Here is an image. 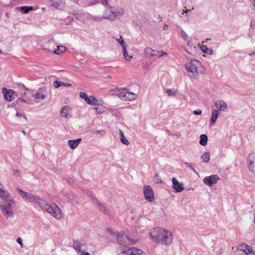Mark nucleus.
<instances>
[{"label": "nucleus", "mask_w": 255, "mask_h": 255, "mask_svg": "<svg viewBox=\"0 0 255 255\" xmlns=\"http://www.w3.org/2000/svg\"><path fill=\"white\" fill-rule=\"evenodd\" d=\"M255 159V157L254 154H251L249 155L248 169L252 173L254 172V171H255L254 166V160Z\"/></svg>", "instance_id": "4be33fe9"}, {"label": "nucleus", "mask_w": 255, "mask_h": 255, "mask_svg": "<svg viewBox=\"0 0 255 255\" xmlns=\"http://www.w3.org/2000/svg\"><path fill=\"white\" fill-rule=\"evenodd\" d=\"M157 51L154 50L151 47H146L144 50V54L146 56L153 57L157 55Z\"/></svg>", "instance_id": "412c9836"}, {"label": "nucleus", "mask_w": 255, "mask_h": 255, "mask_svg": "<svg viewBox=\"0 0 255 255\" xmlns=\"http://www.w3.org/2000/svg\"><path fill=\"white\" fill-rule=\"evenodd\" d=\"M16 116L17 117L23 116V117H24L25 119H26V116H25L24 114L21 113H19V112H17V113H16Z\"/></svg>", "instance_id": "c03bdc74"}, {"label": "nucleus", "mask_w": 255, "mask_h": 255, "mask_svg": "<svg viewBox=\"0 0 255 255\" xmlns=\"http://www.w3.org/2000/svg\"><path fill=\"white\" fill-rule=\"evenodd\" d=\"M0 198L3 200L0 202V210L2 214L6 219L13 218L14 213L11 208L15 201L11 198L10 194L4 189H0Z\"/></svg>", "instance_id": "f03ea898"}, {"label": "nucleus", "mask_w": 255, "mask_h": 255, "mask_svg": "<svg viewBox=\"0 0 255 255\" xmlns=\"http://www.w3.org/2000/svg\"><path fill=\"white\" fill-rule=\"evenodd\" d=\"M161 180L158 178L157 179V183H161Z\"/></svg>", "instance_id": "864d4df0"}, {"label": "nucleus", "mask_w": 255, "mask_h": 255, "mask_svg": "<svg viewBox=\"0 0 255 255\" xmlns=\"http://www.w3.org/2000/svg\"><path fill=\"white\" fill-rule=\"evenodd\" d=\"M201 49L202 50V51L204 52V53H207V52L206 51L207 50H208V48L207 47L206 45H202L201 47Z\"/></svg>", "instance_id": "a19ab883"}, {"label": "nucleus", "mask_w": 255, "mask_h": 255, "mask_svg": "<svg viewBox=\"0 0 255 255\" xmlns=\"http://www.w3.org/2000/svg\"><path fill=\"white\" fill-rule=\"evenodd\" d=\"M208 136L206 134H202L200 136L199 143L203 146H205L207 144Z\"/></svg>", "instance_id": "393cba45"}, {"label": "nucleus", "mask_w": 255, "mask_h": 255, "mask_svg": "<svg viewBox=\"0 0 255 255\" xmlns=\"http://www.w3.org/2000/svg\"><path fill=\"white\" fill-rule=\"evenodd\" d=\"M107 231L111 234H114L116 236L118 242L120 245L126 244L131 245L136 243L134 240L129 239V237L125 235L124 234L117 232L114 233L111 229L107 230Z\"/></svg>", "instance_id": "423d86ee"}, {"label": "nucleus", "mask_w": 255, "mask_h": 255, "mask_svg": "<svg viewBox=\"0 0 255 255\" xmlns=\"http://www.w3.org/2000/svg\"><path fill=\"white\" fill-rule=\"evenodd\" d=\"M118 97L123 100H133L136 99V96L132 92H121L118 94Z\"/></svg>", "instance_id": "f8f14e48"}, {"label": "nucleus", "mask_w": 255, "mask_h": 255, "mask_svg": "<svg viewBox=\"0 0 255 255\" xmlns=\"http://www.w3.org/2000/svg\"><path fill=\"white\" fill-rule=\"evenodd\" d=\"M253 251L254 250L252 249V248L250 246H248L244 252L246 253V255H249V254L253 252Z\"/></svg>", "instance_id": "c9c22d12"}, {"label": "nucleus", "mask_w": 255, "mask_h": 255, "mask_svg": "<svg viewBox=\"0 0 255 255\" xmlns=\"http://www.w3.org/2000/svg\"><path fill=\"white\" fill-rule=\"evenodd\" d=\"M202 160L205 162H208L210 159V153L206 152L201 156Z\"/></svg>", "instance_id": "cd10ccee"}, {"label": "nucleus", "mask_w": 255, "mask_h": 255, "mask_svg": "<svg viewBox=\"0 0 255 255\" xmlns=\"http://www.w3.org/2000/svg\"><path fill=\"white\" fill-rule=\"evenodd\" d=\"M118 253L120 255H145L142 250L134 247L130 248L127 250L120 248L118 249Z\"/></svg>", "instance_id": "0eeeda50"}, {"label": "nucleus", "mask_w": 255, "mask_h": 255, "mask_svg": "<svg viewBox=\"0 0 255 255\" xmlns=\"http://www.w3.org/2000/svg\"><path fill=\"white\" fill-rule=\"evenodd\" d=\"M199 64L200 62L197 60H191L190 63L186 65V68L187 71L191 72L193 75H197L198 71L197 67Z\"/></svg>", "instance_id": "6e6552de"}, {"label": "nucleus", "mask_w": 255, "mask_h": 255, "mask_svg": "<svg viewBox=\"0 0 255 255\" xmlns=\"http://www.w3.org/2000/svg\"><path fill=\"white\" fill-rule=\"evenodd\" d=\"M71 108L68 106H65L61 110L60 115L61 117L64 119H69L71 117Z\"/></svg>", "instance_id": "ddd939ff"}, {"label": "nucleus", "mask_w": 255, "mask_h": 255, "mask_svg": "<svg viewBox=\"0 0 255 255\" xmlns=\"http://www.w3.org/2000/svg\"><path fill=\"white\" fill-rule=\"evenodd\" d=\"M79 253H81V255H90V254L88 252H85L83 251H81V252H80Z\"/></svg>", "instance_id": "de8ad7c7"}, {"label": "nucleus", "mask_w": 255, "mask_h": 255, "mask_svg": "<svg viewBox=\"0 0 255 255\" xmlns=\"http://www.w3.org/2000/svg\"><path fill=\"white\" fill-rule=\"evenodd\" d=\"M20 10L22 11L24 13H28L30 10L33 9V7L32 6H23L20 7Z\"/></svg>", "instance_id": "7c9ffc66"}, {"label": "nucleus", "mask_w": 255, "mask_h": 255, "mask_svg": "<svg viewBox=\"0 0 255 255\" xmlns=\"http://www.w3.org/2000/svg\"><path fill=\"white\" fill-rule=\"evenodd\" d=\"M5 100L8 102H11L17 96L16 94L12 90L7 89L3 88L2 89Z\"/></svg>", "instance_id": "1a4fd4ad"}, {"label": "nucleus", "mask_w": 255, "mask_h": 255, "mask_svg": "<svg viewBox=\"0 0 255 255\" xmlns=\"http://www.w3.org/2000/svg\"><path fill=\"white\" fill-rule=\"evenodd\" d=\"M202 111L201 110L198 109L197 110H195L193 112V113L195 115H200L202 114Z\"/></svg>", "instance_id": "ea45409f"}, {"label": "nucleus", "mask_w": 255, "mask_h": 255, "mask_svg": "<svg viewBox=\"0 0 255 255\" xmlns=\"http://www.w3.org/2000/svg\"><path fill=\"white\" fill-rule=\"evenodd\" d=\"M167 55V53L163 52V51H161V55L159 56L160 57L163 56V55Z\"/></svg>", "instance_id": "09e8293b"}, {"label": "nucleus", "mask_w": 255, "mask_h": 255, "mask_svg": "<svg viewBox=\"0 0 255 255\" xmlns=\"http://www.w3.org/2000/svg\"><path fill=\"white\" fill-rule=\"evenodd\" d=\"M17 191L19 193L21 198H22L25 201L29 202L31 203H36L40 207H42L43 204L44 200L40 198L39 196L23 191L19 187L16 188Z\"/></svg>", "instance_id": "20e7f679"}, {"label": "nucleus", "mask_w": 255, "mask_h": 255, "mask_svg": "<svg viewBox=\"0 0 255 255\" xmlns=\"http://www.w3.org/2000/svg\"><path fill=\"white\" fill-rule=\"evenodd\" d=\"M16 242L20 245L21 248H23L22 241L21 238L18 237L16 239Z\"/></svg>", "instance_id": "58836bf2"}, {"label": "nucleus", "mask_w": 255, "mask_h": 255, "mask_svg": "<svg viewBox=\"0 0 255 255\" xmlns=\"http://www.w3.org/2000/svg\"><path fill=\"white\" fill-rule=\"evenodd\" d=\"M1 53V50H0V53Z\"/></svg>", "instance_id": "bf43d9fd"}, {"label": "nucleus", "mask_w": 255, "mask_h": 255, "mask_svg": "<svg viewBox=\"0 0 255 255\" xmlns=\"http://www.w3.org/2000/svg\"><path fill=\"white\" fill-rule=\"evenodd\" d=\"M112 78V77L111 76H108L107 77H105V78H110V79H111V78Z\"/></svg>", "instance_id": "6e6d98bb"}, {"label": "nucleus", "mask_w": 255, "mask_h": 255, "mask_svg": "<svg viewBox=\"0 0 255 255\" xmlns=\"http://www.w3.org/2000/svg\"><path fill=\"white\" fill-rule=\"evenodd\" d=\"M13 174L16 176H18L20 175V173L17 170H14L13 171Z\"/></svg>", "instance_id": "a18cd8bd"}, {"label": "nucleus", "mask_w": 255, "mask_h": 255, "mask_svg": "<svg viewBox=\"0 0 255 255\" xmlns=\"http://www.w3.org/2000/svg\"><path fill=\"white\" fill-rule=\"evenodd\" d=\"M191 11V10H190H190H188V9H187L186 11H183V12L182 13V14H184V13H187L188 12H189V11Z\"/></svg>", "instance_id": "3c124183"}, {"label": "nucleus", "mask_w": 255, "mask_h": 255, "mask_svg": "<svg viewBox=\"0 0 255 255\" xmlns=\"http://www.w3.org/2000/svg\"><path fill=\"white\" fill-rule=\"evenodd\" d=\"M181 35H182V37L183 39H184L185 40L187 39L188 36L186 34V33H185V32L184 31H183V30H181Z\"/></svg>", "instance_id": "4c0bfd02"}, {"label": "nucleus", "mask_w": 255, "mask_h": 255, "mask_svg": "<svg viewBox=\"0 0 255 255\" xmlns=\"http://www.w3.org/2000/svg\"><path fill=\"white\" fill-rule=\"evenodd\" d=\"M172 182L173 184V188L176 192H181L184 189L183 184L181 182H178L176 178L173 177L172 179Z\"/></svg>", "instance_id": "2eb2a0df"}, {"label": "nucleus", "mask_w": 255, "mask_h": 255, "mask_svg": "<svg viewBox=\"0 0 255 255\" xmlns=\"http://www.w3.org/2000/svg\"><path fill=\"white\" fill-rule=\"evenodd\" d=\"M248 246V245L247 244L242 243L238 246V249L244 252L247 249Z\"/></svg>", "instance_id": "f704fd0d"}, {"label": "nucleus", "mask_w": 255, "mask_h": 255, "mask_svg": "<svg viewBox=\"0 0 255 255\" xmlns=\"http://www.w3.org/2000/svg\"><path fill=\"white\" fill-rule=\"evenodd\" d=\"M73 247L77 252L79 253L81 252L82 250L86 249L87 245L86 243L84 242L75 240L73 242Z\"/></svg>", "instance_id": "4468645a"}, {"label": "nucleus", "mask_w": 255, "mask_h": 255, "mask_svg": "<svg viewBox=\"0 0 255 255\" xmlns=\"http://www.w3.org/2000/svg\"><path fill=\"white\" fill-rule=\"evenodd\" d=\"M96 133H99L103 136L104 134V131L103 130H99L96 131Z\"/></svg>", "instance_id": "49530a36"}, {"label": "nucleus", "mask_w": 255, "mask_h": 255, "mask_svg": "<svg viewBox=\"0 0 255 255\" xmlns=\"http://www.w3.org/2000/svg\"><path fill=\"white\" fill-rule=\"evenodd\" d=\"M166 93L169 96H175L177 94V91L175 90H172L170 89H167L166 90Z\"/></svg>", "instance_id": "72a5a7b5"}, {"label": "nucleus", "mask_w": 255, "mask_h": 255, "mask_svg": "<svg viewBox=\"0 0 255 255\" xmlns=\"http://www.w3.org/2000/svg\"><path fill=\"white\" fill-rule=\"evenodd\" d=\"M144 194L146 200L149 202L153 201L154 193L150 186L146 185L144 187Z\"/></svg>", "instance_id": "9b49d317"}, {"label": "nucleus", "mask_w": 255, "mask_h": 255, "mask_svg": "<svg viewBox=\"0 0 255 255\" xmlns=\"http://www.w3.org/2000/svg\"><path fill=\"white\" fill-rule=\"evenodd\" d=\"M119 90H119V88H115V89L114 91H119Z\"/></svg>", "instance_id": "4d7b16f0"}, {"label": "nucleus", "mask_w": 255, "mask_h": 255, "mask_svg": "<svg viewBox=\"0 0 255 255\" xmlns=\"http://www.w3.org/2000/svg\"><path fill=\"white\" fill-rule=\"evenodd\" d=\"M149 235L154 242L166 246L170 245L173 239L171 232L159 227L150 230Z\"/></svg>", "instance_id": "f257e3e1"}, {"label": "nucleus", "mask_w": 255, "mask_h": 255, "mask_svg": "<svg viewBox=\"0 0 255 255\" xmlns=\"http://www.w3.org/2000/svg\"><path fill=\"white\" fill-rule=\"evenodd\" d=\"M53 85L55 88H57L61 86H64L67 87H69L72 86V84L67 83H64L62 82H58V81H54L53 82Z\"/></svg>", "instance_id": "b1692460"}, {"label": "nucleus", "mask_w": 255, "mask_h": 255, "mask_svg": "<svg viewBox=\"0 0 255 255\" xmlns=\"http://www.w3.org/2000/svg\"><path fill=\"white\" fill-rule=\"evenodd\" d=\"M120 136H121V142L126 145H128L129 144L128 140L125 137L123 132L122 130H120Z\"/></svg>", "instance_id": "c756f323"}, {"label": "nucleus", "mask_w": 255, "mask_h": 255, "mask_svg": "<svg viewBox=\"0 0 255 255\" xmlns=\"http://www.w3.org/2000/svg\"><path fill=\"white\" fill-rule=\"evenodd\" d=\"M51 6L55 8L58 9H61L64 8L65 4L64 2L61 0H51Z\"/></svg>", "instance_id": "a211bd4d"}, {"label": "nucleus", "mask_w": 255, "mask_h": 255, "mask_svg": "<svg viewBox=\"0 0 255 255\" xmlns=\"http://www.w3.org/2000/svg\"><path fill=\"white\" fill-rule=\"evenodd\" d=\"M117 41L120 44V45L122 46V48L125 47L127 46L123 37L122 36H120L119 38H117Z\"/></svg>", "instance_id": "473e14b6"}, {"label": "nucleus", "mask_w": 255, "mask_h": 255, "mask_svg": "<svg viewBox=\"0 0 255 255\" xmlns=\"http://www.w3.org/2000/svg\"><path fill=\"white\" fill-rule=\"evenodd\" d=\"M255 54V52H252V53H250V54H249V55H250V56H252L254 55Z\"/></svg>", "instance_id": "603ef678"}, {"label": "nucleus", "mask_w": 255, "mask_h": 255, "mask_svg": "<svg viewBox=\"0 0 255 255\" xmlns=\"http://www.w3.org/2000/svg\"><path fill=\"white\" fill-rule=\"evenodd\" d=\"M33 97L37 100V102H38L40 100H43L45 98V96L43 93L41 92H37L33 94Z\"/></svg>", "instance_id": "a878e982"}, {"label": "nucleus", "mask_w": 255, "mask_h": 255, "mask_svg": "<svg viewBox=\"0 0 255 255\" xmlns=\"http://www.w3.org/2000/svg\"><path fill=\"white\" fill-rule=\"evenodd\" d=\"M214 104L218 111H225L228 108L227 104L222 100H217Z\"/></svg>", "instance_id": "dca6fc26"}, {"label": "nucleus", "mask_w": 255, "mask_h": 255, "mask_svg": "<svg viewBox=\"0 0 255 255\" xmlns=\"http://www.w3.org/2000/svg\"><path fill=\"white\" fill-rule=\"evenodd\" d=\"M124 13V9L121 7L109 6L104 10L103 18L113 21L117 17L123 16Z\"/></svg>", "instance_id": "7ed1b4c3"}, {"label": "nucleus", "mask_w": 255, "mask_h": 255, "mask_svg": "<svg viewBox=\"0 0 255 255\" xmlns=\"http://www.w3.org/2000/svg\"><path fill=\"white\" fill-rule=\"evenodd\" d=\"M66 50L64 46H58L57 49L53 51V53L56 55H59L61 53L65 52Z\"/></svg>", "instance_id": "bb28decb"}, {"label": "nucleus", "mask_w": 255, "mask_h": 255, "mask_svg": "<svg viewBox=\"0 0 255 255\" xmlns=\"http://www.w3.org/2000/svg\"><path fill=\"white\" fill-rule=\"evenodd\" d=\"M95 110H96V112L98 113V114H102L103 113V111L100 108H98V107H96L95 108Z\"/></svg>", "instance_id": "37998d69"}, {"label": "nucleus", "mask_w": 255, "mask_h": 255, "mask_svg": "<svg viewBox=\"0 0 255 255\" xmlns=\"http://www.w3.org/2000/svg\"><path fill=\"white\" fill-rule=\"evenodd\" d=\"M22 132L23 133V134L26 135V132H25V131L24 130H23L22 131Z\"/></svg>", "instance_id": "5fc2aeb1"}, {"label": "nucleus", "mask_w": 255, "mask_h": 255, "mask_svg": "<svg viewBox=\"0 0 255 255\" xmlns=\"http://www.w3.org/2000/svg\"><path fill=\"white\" fill-rule=\"evenodd\" d=\"M91 197L92 200V201L94 203H97L98 207L101 211H103L105 214L107 215H109L110 214L109 211L108 210L106 209L105 207L97 200L96 198L95 197L94 195L91 194Z\"/></svg>", "instance_id": "f3484780"}, {"label": "nucleus", "mask_w": 255, "mask_h": 255, "mask_svg": "<svg viewBox=\"0 0 255 255\" xmlns=\"http://www.w3.org/2000/svg\"><path fill=\"white\" fill-rule=\"evenodd\" d=\"M254 222H255V213H254Z\"/></svg>", "instance_id": "13d9d810"}, {"label": "nucleus", "mask_w": 255, "mask_h": 255, "mask_svg": "<svg viewBox=\"0 0 255 255\" xmlns=\"http://www.w3.org/2000/svg\"><path fill=\"white\" fill-rule=\"evenodd\" d=\"M41 208L57 220H60L62 217L61 210L56 204H48L44 200L43 204Z\"/></svg>", "instance_id": "39448f33"}, {"label": "nucleus", "mask_w": 255, "mask_h": 255, "mask_svg": "<svg viewBox=\"0 0 255 255\" xmlns=\"http://www.w3.org/2000/svg\"><path fill=\"white\" fill-rule=\"evenodd\" d=\"M82 139L81 138L75 140H69L68 141V146L72 149L77 147L78 144L81 142Z\"/></svg>", "instance_id": "aec40b11"}, {"label": "nucleus", "mask_w": 255, "mask_h": 255, "mask_svg": "<svg viewBox=\"0 0 255 255\" xmlns=\"http://www.w3.org/2000/svg\"><path fill=\"white\" fill-rule=\"evenodd\" d=\"M110 0H102L101 1V3H102L103 5L105 6H107L109 4V1Z\"/></svg>", "instance_id": "79ce46f5"}, {"label": "nucleus", "mask_w": 255, "mask_h": 255, "mask_svg": "<svg viewBox=\"0 0 255 255\" xmlns=\"http://www.w3.org/2000/svg\"><path fill=\"white\" fill-rule=\"evenodd\" d=\"M219 180L218 176L216 174L211 175L209 176L206 177L203 179V182L205 184L212 187Z\"/></svg>", "instance_id": "9d476101"}, {"label": "nucleus", "mask_w": 255, "mask_h": 255, "mask_svg": "<svg viewBox=\"0 0 255 255\" xmlns=\"http://www.w3.org/2000/svg\"><path fill=\"white\" fill-rule=\"evenodd\" d=\"M168 27V25H166V24H165V25H164V26H163V29H164V30H166V29H167Z\"/></svg>", "instance_id": "8fccbe9b"}, {"label": "nucleus", "mask_w": 255, "mask_h": 255, "mask_svg": "<svg viewBox=\"0 0 255 255\" xmlns=\"http://www.w3.org/2000/svg\"><path fill=\"white\" fill-rule=\"evenodd\" d=\"M90 103L89 105H101L103 103V101L101 98H98L94 96H90Z\"/></svg>", "instance_id": "6ab92c4d"}, {"label": "nucleus", "mask_w": 255, "mask_h": 255, "mask_svg": "<svg viewBox=\"0 0 255 255\" xmlns=\"http://www.w3.org/2000/svg\"><path fill=\"white\" fill-rule=\"evenodd\" d=\"M184 164L187 166V167H188V168H190V169H191L192 171H193L194 172H196L195 169H194V168L192 167V165L191 164V163H188V162H185L184 163Z\"/></svg>", "instance_id": "e433bc0d"}, {"label": "nucleus", "mask_w": 255, "mask_h": 255, "mask_svg": "<svg viewBox=\"0 0 255 255\" xmlns=\"http://www.w3.org/2000/svg\"><path fill=\"white\" fill-rule=\"evenodd\" d=\"M123 52L124 56L125 58L126 59V60H130L132 58V56H129L128 54L126 47L123 48Z\"/></svg>", "instance_id": "2f4dec72"}, {"label": "nucleus", "mask_w": 255, "mask_h": 255, "mask_svg": "<svg viewBox=\"0 0 255 255\" xmlns=\"http://www.w3.org/2000/svg\"><path fill=\"white\" fill-rule=\"evenodd\" d=\"M79 96L81 98L84 99L85 102L89 104V103H90V97H88L87 95L84 92H80L79 94Z\"/></svg>", "instance_id": "c85d7f7f"}, {"label": "nucleus", "mask_w": 255, "mask_h": 255, "mask_svg": "<svg viewBox=\"0 0 255 255\" xmlns=\"http://www.w3.org/2000/svg\"><path fill=\"white\" fill-rule=\"evenodd\" d=\"M219 113L217 110L213 109L212 111L211 118L210 119V124L211 126L214 125L218 117Z\"/></svg>", "instance_id": "5701e85b"}]
</instances>
